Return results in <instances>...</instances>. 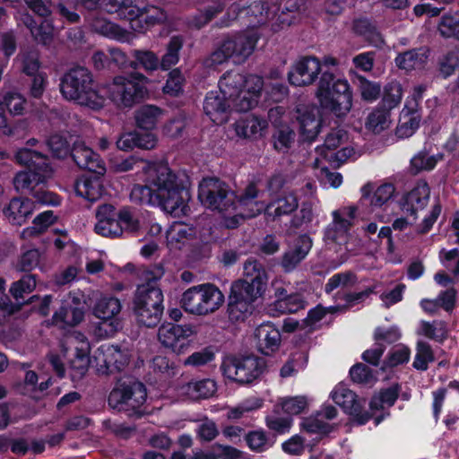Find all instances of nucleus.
Listing matches in <instances>:
<instances>
[{
  "label": "nucleus",
  "mask_w": 459,
  "mask_h": 459,
  "mask_svg": "<svg viewBox=\"0 0 459 459\" xmlns=\"http://www.w3.org/2000/svg\"><path fill=\"white\" fill-rule=\"evenodd\" d=\"M268 275L255 259L244 264L243 278L231 283V325L244 322L253 312L255 302L267 288Z\"/></svg>",
  "instance_id": "f257e3e1"
},
{
  "label": "nucleus",
  "mask_w": 459,
  "mask_h": 459,
  "mask_svg": "<svg viewBox=\"0 0 459 459\" xmlns=\"http://www.w3.org/2000/svg\"><path fill=\"white\" fill-rule=\"evenodd\" d=\"M92 73L85 66L75 65L60 78V92L67 100L80 106L99 110L104 107L105 99L99 93Z\"/></svg>",
  "instance_id": "f03ea898"
},
{
  "label": "nucleus",
  "mask_w": 459,
  "mask_h": 459,
  "mask_svg": "<svg viewBox=\"0 0 459 459\" xmlns=\"http://www.w3.org/2000/svg\"><path fill=\"white\" fill-rule=\"evenodd\" d=\"M316 97L320 106L335 117L347 116L352 108V91L346 79L335 78L324 72L318 82Z\"/></svg>",
  "instance_id": "7ed1b4c3"
},
{
  "label": "nucleus",
  "mask_w": 459,
  "mask_h": 459,
  "mask_svg": "<svg viewBox=\"0 0 459 459\" xmlns=\"http://www.w3.org/2000/svg\"><path fill=\"white\" fill-rule=\"evenodd\" d=\"M394 186L391 183H383L376 186L372 182L365 184L360 188L361 197L359 205L372 219L367 230H390L386 224L390 221V216L383 206L393 197Z\"/></svg>",
  "instance_id": "20e7f679"
},
{
  "label": "nucleus",
  "mask_w": 459,
  "mask_h": 459,
  "mask_svg": "<svg viewBox=\"0 0 459 459\" xmlns=\"http://www.w3.org/2000/svg\"><path fill=\"white\" fill-rule=\"evenodd\" d=\"M225 300L222 291L212 283H201L186 290L181 297V307L193 316H206L221 308Z\"/></svg>",
  "instance_id": "39448f33"
},
{
  "label": "nucleus",
  "mask_w": 459,
  "mask_h": 459,
  "mask_svg": "<svg viewBox=\"0 0 459 459\" xmlns=\"http://www.w3.org/2000/svg\"><path fill=\"white\" fill-rule=\"evenodd\" d=\"M147 391L139 381L132 378H121L110 392L108 403L110 407L125 411L130 416L140 417L143 414Z\"/></svg>",
  "instance_id": "423d86ee"
},
{
  "label": "nucleus",
  "mask_w": 459,
  "mask_h": 459,
  "mask_svg": "<svg viewBox=\"0 0 459 459\" xmlns=\"http://www.w3.org/2000/svg\"><path fill=\"white\" fill-rule=\"evenodd\" d=\"M163 294L151 283L139 285L135 291L133 310L139 324L147 327L156 325L163 312Z\"/></svg>",
  "instance_id": "0eeeda50"
},
{
  "label": "nucleus",
  "mask_w": 459,
  "mask_h": 459,
  "mask_svg": "<svg viewBox=\"0 0 459 459\" xmlns=\"http://www.w3.org/2000/svg\"><path fill=\"white\" fill-rule=\"evenodd\" d=\"M90 352L91 344L82 333L74 332L64 339L62 354L74 381L81 379L87 373L91 363Z\"/></svg>",
  "instance_id": "6e6552de"
},
{
  "label": "nucleus",
  "mask_w": 459,
  "mask_h": 459,
  "mask_svg": "<svg viewBox=\"0 0 459 459\" xmlns=\"http://www.w3.org/2000/svg\"><path fill=\"white\" fill-rule=\"evenodd\" d=\"M347 133L342 129L333 130L327 134L325 143L316 149L315 166H321L323 161L331 167H339L355 156L354 149L345 145Z\"/></svg>",
  "instance_id": "1a4fd4ad"
},
{
  "label": "nucleus",
  "mask_w": 459,
  "mask_h": 459,
  "mask_svg": "<svg viewBox=\"0 0 459 459\" xmlns=\"http://www.w3.org/2000/svg\"><path fill=\"white\" fill-rule=\"evenodd\" d=\"M256 194L257 192L255 186H249L247 188L246 194L238 200L239 207L245 206L248 209V213L245 215L247 217L255 216L264 209H265L269 216L277 217L290 213L298 207V200L292 194L284 195L267 205L266 208L264 203L255 200Z\"/></svg>",
  "instance_id": "9d476101"
},
{
  "label": "nucleus",
  "mask_w": 459,
  "mask_h": 459,
  "mask_svg": "<svg viewBox=\"0 0 459 459\" xmlns=\"http://www.w3.org/2000/svg\"><path fill=\"white\" fill-rule=\"evenodd\" d=\"M331 397L344 413L350 416V420L357 426H363L373 419V413L365 410L366 400L348 388H335Z\"/></svg>",
  "instance_id": "9b49d317"
},
{
  "label": "nucleus",
  "mask_w": 459,
  "mask_h": 459,
  "mask_svg": "<svg viewBox=\"0 0 459 459\" xmlns=\"http://www.w3.org/2000/svg\"><path fill=\"white\" fill-rule=\"evenodd\" d=\"M110 94L118 107L132 108L143 101L149 92L144 83L117 76L113 79Z\"/></svg>",
  "instance_id": "f8f14e48"
},
{
  "label": "nucleus",
  "mask_w": 459,
  "mask_h": 459,
  "mask_svg": "<svg viewBox=\"0 0 459 459\" xmlns=\"http://www.w3.org/2000/svg\"><path fill=\"white\" fill-rule=\"evenodd\" d=\"M227 184L218 178H204L199 185L198 197L202 204L208 209L217 211L222 218L226 219L225 212L230 206L227 198Z\"/></svg>",
  "instance_id": "ddd939ff"
},
{
  "label": "nucleus",
  "mask_w": 459,
  "mask_h": 459,
  "mask_svg": "<svg viewBox=\"0 0 459 459\" xmlns=\"http://www.w3.org/2000/svg\"><path fill=\"white\" fill-rule=\"evenodd\" d=\"M183 40L178 36L170 39L167 45V52L161 60L151 50H134V57L137 64L141 65L146 71H154L160 66L163 70H169L178 61V52L182 48Z\"/></svg>",
  "instance_id": "4468645a"
},
{
  "label": "nucleus",
  "mask_w": 459,
  "mask_h": 459,
  "mask_svg": "<svg viewBox=\"0 0 459 459\" xmlns=\"http://www.w3.org/2000/svg\"><path fill=\"white\" fill-rule=\"evenodd\" d=\"M129 362V354L111 344L100 345L93 354V367L100 375L122 370Z\"/></svg>",
  "instance_id": "2eb2a0df"
},
{
  "label": "nucleus",
  "mask_w": 459,
  "mask_h": 459,
  "mask_svg": "<svg viewBox=\"0 0 459 459\" xmlns=\"http://www.w3.org/2000/svg\"><path fill=\"white\" fill-rule=\"evenodd\" d=\"M85 299L80 291L71 292L62 299L59 309L54 314L53 324L60 328L74 326L84 316Z\"/></svg>",
  "instance_id": "dca6fc26"
},
{
  "label": "nucleus",
  "mask_w": 459,
  "mask_h": 459,
  "mask_svg": "<svg viewBox=\"0 0 459 459\" xmlns=\"http://www.w3.org/2000/svg\"><path fill=\"white\" fill-rule=\"evenodd\" d=\"M195 333V327L189 325L162 324L158 331L160 344L173 352L183 353L189 346V338Z\"/></svg>",
  "instance_id": "f3484780"
},
{
  "label": "nucleus",
  "mask_w": 459,
  "mask_h": 459,
  "mask_svg": "<svg viewBox=\"0 0 459 459\" xmlns=\"http://www.w3.org/2000/svg\"><path fill=\"white\" fill-rule=\"evenodd\" d=\"M231 368H235V376L231 377V382L248 385L264 374L266 362L264 359L252 354L240 358L231 355Z\"/></svg>",
  "instance_id": "a211bd4d"
},
{
  "label": "nucleus",
  "mask_w": 459,
  "mask_h": 459,
  "mask_svg": "<svg viewBox=\"0 0 459 459\" xmlns=\"http://www.w3.org/2000/svg\"><path fill=\"white\" fill-rule=\"evenodd\" d=\"M156 198L159 205L167 213L186 214L187 202L190 200V193L187 187L179 183L169 188L156 190Z\"/></svg>",
  "instance_id": "6ab92c4d"
},
{
  "label": "nucleus",
  "mask_w": 459,
  "mask_h": 459,
  "mask_svg": "<svg viewBox=\"0 0 459 459\" xmlns=\"http://www.w3.org/2000/svg\"><path fill=\"white\" fill-rule=\"evenodd\" d=\"M120 310L121 304L117 299L103 297L98 300L94 307V314L102 320L99 326L100 336H111L117 331L120 324L117 316Z\"/></svg>",
  "instance_id": "aec40b11"
},
{
  "label": "nucleus",
  "mask_w": 459,
  "mask_h": 459,
  "mask_svg": "<svg viewBox=\"0 0 459 459\" xmlns=\"http://www.w3.org/2000/svg\"><path fill=\"white\" fill-rule=\"evenodd\" d=\"M321 72L320 61L313 56H306L297 61L288 73L291 85L303 87L311 85Z\"/></svg>",
  "instance_id": "412c9836"
},
{
  "label": "nucleus",
  "mask_w": 459,
  "mask_h": 459,
  "mask_svg": "<svg viewBox=\"0 0 459 459\" xmlns=\"http://www.w3.org/2000/svg\"><path fill=\"white\" fill-rule=\"evenodd\" d=\"M296 119L304 140L312 141L319 134L322 126L320 110L316 106L299 105L296 108Z\"/></svg>",
  "instance_id": "4be33fe9"
},
{
  "label": "nucleus",
  "mask_w": 459,
  "mask_h": 459,
  "mask_svg": "<svg viewBox=\"0 0 459 459\" xmlns=\"http://www.w3.org/2000/svg\"><path fill=\"white\" fill-rule=\"evenodd\" d=\"M74 163L81 169H87L89 172L104 175L106 167L92 149L88 147L84 142L75 140L72 143V150L70 156Z\"/></svg>",
  "instance_id": "5701e85b"
},
{
  "label": "nucleus",
  "mask_w": 459,
  "mask_h": 459,
  "mask_svg": "<svg viewBox=\"0 0 459 459\" xmlns=\"http://www.w3.org/2000/svg\"><path fill=\"white\" fill-rule=\"evenodd\" d=\"M313 242L308 234H301L294 239L292 246L284 252L281 259V266L284 273L293 272L308 255Z\"/></svg>",
  "instance_id": "b1692460"
},
{
  "label": "nucleus",
  "mask_w": 459,
  "mask_h": 459,
  "mask_svg": "<svg viewBox=\"0 0 459 459\" xmlns=\"http://www.w3.org/2000/svg\"><path fill=\"white\" fill-rule=\"evenodd\" d=\"M15 160L19 164L26 167L29 171L41 176L45 181L53 172L49 157L37 151L27 148L21 149L16 152Z\"/></svg>",
  "instance_id": "393cba45"
},
{
  "label": "nucleus",
  "mask_w": 459,
  "mask_h": 459,
  "mask_svg": "<svg viewBox=\"0 0 459 459\" xmlns=\"http://www.w3.org/2000/svg\"><path fill=\"white\" fill-rule=\"evenodd\" d=\"M255 339L257 351L270 356L279 350L281 335L278 328L271 322L263 323L255 330Z\"/></svg>",
  "instance_id": "a878e982"
},
{
  "label": "nucleus",
  "mask_w": 459,
  "mask_h": 459,
  "mask_svg": "<svg viewBox=\"0 0 459 459\" xmlns=\"http://www.w3.org/2000/svg\"><path fill=\"white\" fill-rule=\"evenodd\" d=\"M263 79L257 75H248L241 85L238 96L235 100V107L238 111H247L258 103L263 88Z\"/></svg>",
  "instance_id": "bb28decb"
},
{
  "label": "nucleus",
  "mask_w": 459,
  "mask_h": 459,
  "mask_svg": "<svg viewBox=\"0 0 459 459\" xmlns=\"http://www.w3.org/2000/svg\"><path fill=\"white\" fill-rule=\"evenodd\" d=\"M254 13H260L261 16H264L270 22L272 31L279 32L290 27L297 22V16L293 13H286L281 11L279 13H275L274 6H269L267 3L259 1L255 2L251 6Z\"/></svg>",
  "instance_id": "cd10ccee"
},
{
  "label": "nucleus",
  "mask_w": 459,
  "mask_h": 459,
  "mask_svg": "<svg viewBox=\"0 0 459 459\" xmlns=\"http://www.w3.org/2000/svg\"><path fill=\"white\" fill-rule=\"evenodd\" d=\"M332 215L334 227L340 230L358 226L359 220L372 221L364 206L359 205V202L357 206H347L333 211Z\"/></svg>",
  "instance_id": "c85d7f7f"
},
{
  "label": "nucleus",
  "mask_w": 459,
  "mask_h": 459,
  "mask_svg": "<svg viewBox=\"0 0 459 459\" xmlns=\"http://www.w3.org/2000/svg\"><path fill=\"white\" fill-rule=\"evenodd\" d=\"M100 0H82L83 6L88 10H95ZM106 10L109 13H117L121 18L134 21L138 15L137 6L133 4L132 0H102Z\"/></svg>",
  "instance_id": "c756f323"
},
{
  "label": "nucleus",
  "mask_w": 459,
  "mask_h": 459,
  "mask_svg": "<svg viewBox=\"0 0 459 459\" xmlns=\"http://www.w3.org/2000/svg\"><path fill=\"white\" fill-rule=\"evenodd\" d=\"M229 100L213 92L207 96L204 102V110L216 125L225 124L230 117Z\"/></svg>",
  "instance_id": "7c9ffc66"
},
{
  "label": "nucleus",
  "mask_w": 459,
  "mask_h": 459,
  "mask_svg": "<svg viewBox=\"0 0 459 459\" xmlns=\"http://www.w3.org/2000/svg\"><path fill=\"white\" fill-rule=\"evenodd\" d=\"M164 112L163 108L156 105H142L134 114L135 126L143 130H153L160 122Z\"/></svg>",
  "instance_id": "2f4dec72"
},
{
  "label": "nucleus",
  "mask_w": 459,
  "mask_h": 459,
  "mask_svg": "<svg viewBox=\"0 0 459 459\" xmlns=\"http://www.w3.org/2000/svg\"><path fill=\"white\" fill-rule=\"evenodd\" d=\"M93 176L83 175L75 182V191L78 195L94 202L100 199L104 192V186L100 180L102 175L92 173Z\"/></svg>",
  "instance_id": "473e14b6"
},
{
  "label": "nucleus",
  "mask_w": 459,
  "mask_h": 459,
  "mask_svg": "<svg viewBox=\"0 0 459 459\" xmlns=\"http://www.w3.org/2000/svg\"><path fill=\"white\" fill-rule=\"evenodd\" d=\"M429 187L426 182H418L416 186L407 194L403 204L405 212H416L422 210L429 199Z\"/></svg>",
  "instance_id": "72a5a7b5"
},
{
  "label": "nucleus",
  "mask_w": 459,
  "mask_h": 459,
  "mask_svg": "<svg viewBox=\"0 0 459 459\" xmlns=\"http://www.w3.org/2000/svg\"><path fill=\"white\" fill-rule=\"evenodd\" d=\"M73 136L68 137L61 133H54L48 135L45 143L51 153V157L64 160L71 154Z\"/></svg>",
  "instance_id": "f704fd0d"
},
{
  "label": "nucleus",
  "mask_w": 459,
  "mask_h": 459,
  "mask_svg": "<svg viewBox=\"0 0 459 459\" xmlns=\"http://www.w3.org/2000/svg\"><path fill=\"white\" fill-rule=\"evenodd\" d=\"M149 178L151 183L157 187L156 190L169 188L179 184L177 175L170 169L167 163H159L151 168L149 170Z\"/></svg>",
  "instance_id": "c9c22d12"
},
{
  "label": "nucleus",
  "mask_w": 459,
  "mask_h": 459,
  "mask_svg": "<svg viewBox=\"0 0 459 459\" xmlns=\"http://www.w3.org/2000/svg\"><path fill=\"white\" fill-rule=\"evenodd\" d=\"M257 38L250 33L235 37L231 49V59L234 63L244 62L254 51Z\"/></svg>",
  "instance_id": "e433bc0d"
},
{
  "label": "nucleus",
  "mask_w": 459,
  "mask_h": 459,
  "mask_svg": "<svg viewBox=\"0 0 459 459\" xmlns=\"http://www.w3.org/2000/svg\"><path fill=\"white\" fill-rule=\"evenodd\" d=\"M429 57V51L426 48L406 51L395 58L397 66L403 70L421 69L424 67Z\"/></svg>",
  "instance_id": "4c0bfd02"
},
{
  "label": "nucleus",
  "mask_w": 459,
  "mask_h": 459,
  "mask_svg": "<svg viewBox=\"0 0 459 459\" xmlns=\"http://www.w3.org/2000/svg\"><path fill=\"white\" fill-rule=\"evenodd\" d=\"M392 122L391 112L381 106L368 113L365 121V127L374 134H379L388 129Z\"/></svg>",
  "instance_id": "58836bf2"
},
{
  "label": "nucleus",
  "mask_w": 459,
  "mask_h": 459,
  "mask_svg": "<svg viewBox=\"0 0 459 459\" xmlns=\"http://www.w3.org/2000/svg\"><path fill=\"white\" fill-rule=\"evenodd\" d=\"M216 384L213 380L204 379L190 382L181 387V394L192 400L208 398L216 392Z\"/></svg>",
  "instance_id": "ea45409f"
},
{
  "label": "nucleus",
  "mask_w": 459,
  "mask_h": 459,
  "mask_svg": "<svg viewBox=\"0 0 459 459\" xmlns=\"http://www.w3.org/2000/svg\"><path fill=\"white\" fill-rule=\"evenodd\" d=\"M116 227L120 230H139L141 228H158L161 229V226L157 223H146L144 221H141L140 217L136 212L129 208L124 207L118 211L117 220Z\"/></svg>",
  "instance_id": "a19ab883"
},
{
  "label": "nucleus",
  "mask_w": 459,
  "mask_h": 459,
  "mask_svg": "<svg viewBox=\"0 0 459 459\" xmlns=\"http://www.w3.org/2000/svg\"><path fill=\"white\" fill-rule=\"evenodd\" d=\"M267 127L265 120L255 116H247L236 125V132L245 138H258L263 135Z\"/></svg>",
  "instance_id": "79ce46f5"
},
{
  "label": "nucleus",
  "mask_w": 459,
  "mask_h": 459,
  "mask_svg": "<svg viewBox=\"0 0 459 459\" xmlns=\"http://www.w3.org/2000/svg\"><path fill=\"white\" fill-rule=\"evenodd\" d=\"M32 202L29 198L14 197L4 209V215L11 221L21 225V221L30 214Z\"/></svg>",
  "instance_id": "37998d69"
},
{
  "label": "nucleus",
  "mask_w": 459,
  "mask_h": 459,
  "mask_svg": "<svg viewBox=\"0 0 459 459\" xmlns=\"http://www.w3.org/2000/svg\"><path fill=\"white\" fill-rule=\"evenodd\" d=\"M352 30L354 33L361 36L370 45L380 47L384 43L381 34L374 24L368 19L360 18L353 22Z\"/></svg>",
  "instance_id": "c03bdc74"
},
{
  "label": "nucleus",
  "mask_w": 459,
  "mask_h": 459,
  "mask_svg": "<svg viewBox=\"0 0 459 459\" xmlns=\"http://www.w3.org/2000/svg\"><path fill=\"white\" fill-rule=\"evenodd\" d=\"M421 331L425 337L439 344H444L449 336L447 323L444 320L422 321Z\"/></svg>",
  "instance_id": "a18cd8bd"
},
{
  "label": "nucleus",
  "mask_w": 459,
  "mask_h": 459,
  "mask_svg": "<svg viewBox=\"0 0 459 459\" xmlns=\"http://www.w3.org/2000/svg\"><path fill=\"white\" fill-rule=\"evenodd\" d=\"M90 25L93 31L103 36L120 39L125 35V31L119 26L98 13L91 16Z\"/></svg>",
  "instance_id": "49530a36"
},
{
  "label": "nucleus",
  "mask_w": 459,
  "mask_h": 459,
  "mask_svg": "<svg viewBox=\"0 0 459 459\" xmlns=\"http://www.w3.org/2000/svg\"><path fill=\"white\" fill-rule=\"evenodd\" d=\"M411 349L404 345L399 344L391 349L385 359L383 360L381 369L385 371L388 368H394L400 365L406 364L410 360Z\"/></svg>",
  "instance_id": "de8ad7c7"
},
{
  "label": "nucleus",
  "mask_w": 459,
  "mask_h": 459,
  "mask_svg": "<svg viewBox=\"0 0 459 459\" xmlns=\"http://www.w3.org/2000/svg\"><path fill=\"white\" fill-rule=\"evenodd\" d=\"M435 360V354L431 345L424 341H419L416 344V354L412 367L420 371H426L429 364Z\"/></svg>",
  "instance_id": "09e8293b"
},
{
  "label": "nucleus",
  "mask_w": 459,
  "mask_h": 459,
  "mask_svg": "<svg viewBox=\"0 0 459 459\" xmlns=\"http://www.w3.org/2000/svg\"><path fill=\"white\" fill-rule=\"evenodd\" d=\"M118 211L112 204H102L98 208L96 217L98 222L94 230H107L116 227Z\"/></svg>",
  "instance_id": "8fccbe9b"
},
{
  "label": "nucleus",
  "mask_w": 459,
  "mask_h": 459,
  "mask_svg": "<svg viewBox=\"0 0 459 459\" xmlns=\"http://www.w3.org/2000/svg\"><path fill=\"white\" fill-rule=\"evenodd\" d=\"M402 338V332L397 325L377 326L373 333L376 344L391 345Z\"/></svg>",
  "instance_id": "3c124183"
},
{
  "label": "nucleus",
  "mask_w": 459,
  "mask_h": 459,
  "mask_svg": "<svg viewBox=\"0 0 459 459\" xmlns=\"http://www.w3.org/2000/svg\"><path fill=\"white\" fill-rule=\"evenodd\" d=\"M137 14L134 18L140 22H144L147 25H154L161 23L166 20L165 12L155 5H146L143 7H137Z\"/></svg>",
  "instance_id": "603ef678"
},
{
  "label": "nucleus",
  "mask_w": 459,
  "mask_h": 459,
  "mask_svg": "<svg viewBox=\"0 0 459 459\" xmlns=\"http://www.w3.org/2000/svg\"><path fill=\"white\" fill-rule=\"evenodd\" d=\"M13 182L18 192L23 193L24 191H29V193L31 194V189L34 188V185L43 184L45 180L41 176H37L28 170L18 172Z\"/></svg>",
  "instance_id": "864d4df0"
},
{
  "label": "nucleus",
  "mask_w": 459,
  "mask_h": 459,
  "mask_svg": "<svg viewBox=\"0 0 459 459\" xmlns=\"http://www.w3.org/2000/svg\"><path fill=\"white\" fill-rule=\"evenodd\" d=\"M358 276L352 271L338 273L330 277L325 284L327 293L333 291L338 287H353L358 283Z\"/></svg>",
  "instance_id": "5fc2aeb1"
},
{
  "label": "nucleus",
  "mask_w": 459,
  "mask_h": 459,
  "mask_svg": "<svg viewBox=\"0 0 459 459\" xmlns=\"http://www.w3.org/2000/svg\"><path fill=\"white\" fill-rule=\"evenodd\" d=\"M281 410L289 416L299 415L307 408V399L303 395L286 397L280 403Z\"/></svg>",
  "instance_id": "6e6d98bb"
},
{
  "label": "nucleus",
  "mask_w": 459,
  "mask_h": 459,
  "mask_svg": "<svg viewBox=\"0 0 459 459\" xmlns=\"http://www.w3.org/2000/svg\"><path fill=\"white\" fill-rule=\"evenodd\" d=\"M402 97L403 91L401 85L398 82H391L385 89L382 107L391 112L393 108L400 104Z\"/></svg>",
  "instance_id": "4d7b16f0"
},
{
  "label": "nucleus",
  "mask_w": 459,
  "mask_h": 459,
  "mask_svg": "<svg viewBox=\"0 0 459 459\" xmlns=\"http://www.w3.org/2000/svg\"><path fill=\"white\" fill-rule=\"evenodd\" d=\"M245 440L250 450L262 453L266 451L272 444H269L266 433L264 430H253L245 435Z\"/></svg>",
  "instance_id": "13d9d810"
},
{
  "label": "nucleus",
  "mask_w": 459,
  "mask_h": 459,
  "mask_svg": "<svg viewBox=\"0 0 459 459\" xmlns=\"http://www.w3.org/2000/svg\"><path fill=\"white\" fill-rule=\"evenodd\" d=\"M420 126V117L417 114L403 115L396 128V134L400 138L411 136Z\"/></svg>",
  "instance_id": "bf43d9fd"
},
{
  "label": "nucleus",
  "mask_w": 459,
  "mask_h": 459,
  "mask_svg": "<svg viewBox=\"0 0 459 459\" xmlns=\"http://www.w3.org/2000/svg\"><path fill=\"white\" fill-rule=\"evenodd\" d=\"M275 309L281 314L296 313L304 307V301L299 293H291L284 300H275Z\"/></svg>",
  "instance_id": "052dcab7"
},
{
  "label": "nucleus",
  "mask_w": 459,
  "mask_h": 459,
  "mask_svg": "<svg viewBox=\"0 0 459 459\" xmlns=\"http://www.w3.org/2000/svg\"><path fill=\"white\" fill-rule=\"evenodd\" d=\"M36 284L37 281L33 275H24L21 280L12 284L10 292L16 300H19L25 294L30 293L35 289Z\"/></svg>",
  "instance_id": "680f3d73"
},
{
  "label": "nucleus",
  "mask_w": 459,
  "mask_h": 459,
  "mask_svg": "<svg viewBox=\"0 0 459 459\" xmlns=\"http://www.w3.org/2000/svg\"><path fill=\"white\" fill-rule=\"evenodd\" d=\"M295 134L288 126L279 128L273 134V147L280 152H286L294 141Z\"/></svg>",
  "instance_id": "e2e57ef3"
},
{
  "label": "nucleus",
  "mask_w": 459,
  "mask_h": 459,
  "mask_svg": "<svg viewBox=\"0 0 459 459\" xmlns=\"http://www.w3.org/2000/svg\"><path fill=\"white\" fill-rule=\"evenodd\" d=\"M457 300V290L454 286H450L445 290H441L437 297L435 299L433 306H438L439 308H443L446 312H452Z\"/></svg>",
  "instance_id": "0e129e2a"
},
{
  "label": "nucleus",
  "mask_w": 459,
  "mask_h": 459,
  "mask_svg": "<svg viewBox=\"0 0 459 459\" xmlns=\"http://www.w3.org/2000/svg\"><path fill=\"white\" fill-rule=\"evenodd\" d=\"M349 375L351 381L357 384L368 385L374 381L372 369L360 362L354 364L350 368Z\"/></svg>",
  "instance_id": "69168bd1"
},
{
  "label": "nucleus",
  "mask_w": 459,
  "mask_h": 459,
  "mask_svg": "<svg viewBox=\"0 0 459 459\" xmlns=\"http://www.w3.org/2000/svg\"><path fill=\"white\" fill-rule=\"evenodd\" d=\"M300 429L310 434L328 435L332 432L333 428L327 422L314 417L305 418L300 423Z\"/></svg>",
  "instance_id": "338daca9"
},
{
  "label": "nucleus",
  "mask_w": 459,
  "mask_h": 459,
  "mask_svg": "<svg viewBox=\"0 0 459 459\" xmlns=\"http://www.w3.org/2000/svg\"><path fill=\"white\" fill-rule=\"evenodd\" d=\"M3 107L13 116L22 115L25 110L26 100L19 93L8 92L4 97Z\"/></svg>",
  "instance_id": "774afa93"
}]
</instances>
